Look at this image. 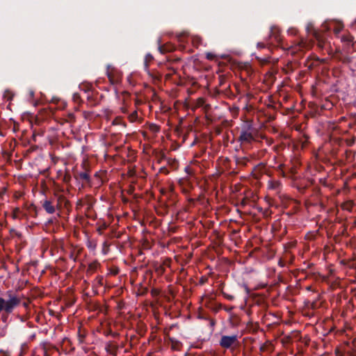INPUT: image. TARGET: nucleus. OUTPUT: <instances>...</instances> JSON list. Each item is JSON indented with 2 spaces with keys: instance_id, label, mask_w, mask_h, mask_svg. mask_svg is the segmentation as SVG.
I'll use <instances>...</instances> for the list:
<instances>
[{
  "instance_id": "f257e3e1",
  "label": "nucleus",
  "mask_w": 356,
  "mask_h": 356,
  "mask_svg": "<svg viewBox=\"0 0 356 356\" xmlns=\"http://www.w3.org/2000/svg\"><path fill=\"white\" fill-rule=\"evenodd\" d=\"M5 297L6 298L0 297V314L2 312L1 320L3 322L7 321L8 315L21 304L19 295L13 290L7 291Z\"/></svg>"
},
{
  "instance_id": "f03ea898",
  "label": "nucleus",
  "mask_w": 356,
  "mask_h": 356,
  "mask_svg": "<svg viewBox=\"0 0 356 356\" xmlns=\"http://www.w3.org/2000/svg\"><path fill=\"white\" fill-rule=\"evenodd\" d=\"M257 129L254 127L252 122L247 120L241 126L238 141L242 145L251 144L257 140Z\"/></svg>"
},
{
  "instance_id": "7ed1b4c3",
  "label": "nucleus",
  "mask_w": 356,
  "mask_h": 356,
  "mask_svg": "<svg viewBox=\"0 0 356 356\" xmlns=\"http://www.w3.org/2000/svg\"><path fill=\"white\" fill-rule=\"evenodd\" d=\"M219 345L225 349H229L232 355L235 356L237 353V348L240 346V342L238 336L236 334L232 336L222 335L219 341Z\"/></svg>"
},
{
  "instance_id": "20e7f679",
  "label": "nucleus",
  "mask_w": 356,
  "mask_h": 356,
  "mask_svg": "<svg viewBox=\"0 0 356 356\" xmlns=\"http://www.w3.org/2000/svg\"><path fill=\"white\" fill-rule=\"evenodd\" d=\"M354 37L349 33L343 34L341 37V42L346 46L347 51H349V48L351 47L353 49L356 44V41L354 40Z\"/></svg>"
},
{
  "instance_id": "39448f33",
  "label": "nucleus",
  "mask_w": 356,
  "mask_h": 356,
  "mask_svg": "<svg viewBox=\"0 0 356 356\" xmlns=\"http://www.w3.org/2000/svg\"><path fill=\"white\" fill-rule=\"evenodd\" d=\"M76 180H81L83 181L81 186L84 187L86 184H90L91 183V178L88 171L76 172L74 175Z\"/></svg>"
},
{
  "instance_id": "423d86ee",
  "label": "nucleus",
  "mask_w": 356,
  "mask_h": 356,
  "mask_svg": "<svg viewBox=\"0 0 356 356\" xmlns=\"http://www.w3.org/2000/svg\"><path fill=\"white\" fill-rule=\"evenodd\" d=\"M42 206L47 213L52 214L56 211L55 206L51 200H45L42 202Z\"/></svg>"
},
{
  "instance_id": "0eeeda50",
  "label": "nucleus",
  "mask_w": 356,
  "mask_h": 356,
  "mask_svg": "<svg viewBox=\"0 0 356 356\" xmlns=\"http://www.w3.org/2000/svg\"><path fill=\"white\" fill-rule=\"evenodd\" d=\"M270 38H274L275 41L277 43L281 42L280 31L276 26H272L270 28V33L269 35Z\"/></svg>"
},
{
  "instance_id": "6e6552de",
  "label": "nucleus",
  "mask_w": 356,
  "mask_h": 356,
  "mask_svg": "<svg viewBox=\"0 0 356 356\" xmlns=\"http://www.w3.org/2000/svg\"><path fill=\"white\" fill-rule=\"evenodd\" d=\"M306 30L309 33L312 34L317 40L320 41V35L318 32L314 29L312 23L307 24Z\"/></svg>"
},
{
  "instance_id": "1a4fd4ad",
  "label": "nucleus",
  "mask_w": 356,
  "mask_h": 356,
  "mask_svg": "<svg viewBox=\"0 0 356 356\" xmlns=\"http://www.w3.org/2000/svg\"><path fill=\"white\" fill-rule=\"evenodd\" d=\"M346 65L353 72H356V56H349Z\"/></svg>"
},
{
  "instance_id": "9d476101",
  "label": "nucleus",
  "mask_w": 356,
  "mask_h": 356,
  "mask_svg": "<svg viewBox=\"0 0 356 356\" xmlns=\"http://www.w3.org/2000/svg\"><path fill=\"white\" fill-rule=\"evenodd\" d=\"M334 58L338 61L342 62L343 64L346 65L349 56L343 54L340 51H338L336 52L335 55L334 56Z\"/></svg>"
},
{
  "instance_id": "9b49d317",
  "label": "nucleus",
  "mask_w": 356,
  "mask_h": 356,
  "mask_svg": "<svg viewBox=\"0 0 356 356\" xmlns=\"http://www.w3.org/2000/svg\"><path fill=\"white\" fill-rule=\"evenodd\" d=\"M168 165L172 170H176L179 168V162L176 159L168 158L167 161Z\"/></svg>"
},
{
  "instance_id": "f8f14e48",
  "label": "nucleus",
  "mask_w": 356,
  "mask_h": 356,
  "mask_svg": "<svg viewBox=\"0 0 356 356\" xmlns=\"http://www.w3.org/2000/svg\"><path fill=\"white\" fill-rule=\"evenodd\" d=\"M354 206V202L352 200H347L341 204L343 210L351 212Z\"/></svg>"
},
{
  "instance_id": "ddd939ff",
  "label": "nucleus",
  "mask_w": 356,
  "mask_h": 356,
  "mask_svg": "<svg viewBox=\"0 0 356 356\" xmlns=\"http://www.w3.org/2000/svg\"><path fill=\"white\" fill-rule=\"evenodd\" d=\"M235 161L238 165L245 166L249 159L247 157H236Z\"/></svg>"
},
{
  "instance_id": "4468645a",
  "label": "nucleus",
  "mask_w": 356,
  "mask_h": 356,
  "mask_svg": "<svg viewBox=\"0 0 356 356\" xmlns=\"http://www.w3.org/2000/svg\"><path fill=\"white\" fill-rule=\"evenodd\" d=\"M305 47H306V42H304L303 40H300V41L298 42L297 44L294 47L295 50L293 51V52H297L298 51H302L304 50Z\"/></svg>"
},
{
  "instance_id": "2eb2a0df",
  "label": "nucleus",
  "mask_w": 356,
  "mask_h": 356,
  "mask_svg": "<svg viewBox=\"0 0 356 356\" xmlns=\"http://www.w3.org/2000/svg\"><path fill=\"white\" fill-rule=\"evenodd\" d=\"M128 118L131 122H135L138 120V111H134L131 113L129 114Z\"/></svg>"
},
{
  "instance_id": "dca6fc26",
  "label": "nucleus",
  "mask_w": 356,
  "mask_h": 356,
  "mask_svg": "<svg viewBox=\"0 0 356 356\" xmlns=\"http://www.w3.org/2000/svg\"><path fill=\"white\" fill-rule=\"evenodd\" d=\"M19 297H20L21 300H22V298H24V296H19ZM30 302H31V300L29 299H26V300L24 301V302H22V300H21L20 305H22L24 307L27 314H29L30 312Z\"/></svg>"
},
{
  "instance_id": "f3484780",
  "label": "nucleus",
  "mask_w": 356,
  "mask_h": 356,
  "mask_svg": "<svg viewBox=\"0 0 356 356\" xmlns=\"http://www.w3.org/2000/svg\"><path fill=\"white\" fill-rule=\"evenodd\" d=\"M158 163H161L163 161H167L168 157L165 156V153L162 151L159 152L157 155Z\"/></svg>"
},
{
  "instance_id": "a211bd4d",
  "label": "nucleus",
  "mask_w": 356,
  "mask_h": 356,
  "mask_svg": "<svg viewBox=\"0 0 356 356\" xmlns=\"http://www.w3.org/2000/svg\"><path fill=\"white\" fill-rule=\"evenodd\" d=\"M153 59H154V58H153L152 55L150 54H147L145 56V67L146 70L148 68L149 63L151 62Z\"/></svg>"
},
{
  "instance_id": "6ab92c4d",
  "label": "nucleus",
  "mask_w": 356,
  "mask_h": 356,
  "mask_svg": "<svg viewBox=\"0 0 356 356\" xmlns=\"http://www.w3.org/2000/svg\"><path fill=\"white\" fill-rule=\"evenodd\" d=\"M296 245V241H291L285 243L284 245V248L285 251H288L289 250L293 248Z\"/></svg>"
},
{
  "instance_id": "aec40b11",
  "label": "nucleus",
  "mask_w": 356,
  "mask_h": 356,
  "mask_svg": "<svg viewBox=\"0 0 356 356\" xmlns=\"http://www.w3.org/2000/svg\"><path fill=\"white\" fill-rule=\"evenodd\" d=\"M280 186V182L278 181H274L270 182V188L272 189L277 190Z\"/></svg>"
},
{
  "instance_id": "412c9836",
  "label": "nucleus",
  "mask_w": 356,
  "mask_h": 356,
  "mask_svg": "<svg viewBox=\"0 0 356 356\" xmlns=\"http://www.w3.org/2000/svg\"><path fill=\"white\" fill-rule=\"evenodd\" d=\"M71 179H72V177H71L70 174L68 172H65L63 177V181L65 184H70V182L71 181Z\"/></svg>"
},
{
  "instance_id": "4be33fe9",
  "label": "nucleus",
  "mask_w": 356,
  "mask_h": 356,
  "mask_svg": "<svg viewBox=\"0 0 356 356\" xmlns=\"http://www.w3.org/2000/svg\"><path fill=\"white\" fill-rule=\"evenodd\" d=\"M29 211H30V213H33V216L34 217H36L37 215H38V209H37V207L35 204H31L30 207H29Z\"/></svg>"
},
{
  "instance_id": "5701e85b",
  "label": "nucleus",
  "mask_w": 356,
  "mask_h": 356,
  "mask_svg": "<svg viewBox=\"0 0 356 356\" xmlns=\"http://www.w3.org/2000/svg\"><path fill=\"white\" fill-rule=\"evenodd\" d=\"M99 266V264L97 261H95L90 263L88 266V268L90 270H95Z\"/></svg>"
},
{
  "instance_id": "b1692460",
  "label": "nucleus",
  "mask_w": 356,
  "mask_h": 356,
  "mask_svg": "<svg viewBox=\"0 0 356 356\" xmlns=\"http://www.w3.org/2000/svg\"><path fill=\"white\" fill-rule=\"evenodd\" d=\"M120 273V269L118 267H113L110 269V273L113 275H117Z\"/></svg>"
},
{
  "instance_id": "393cba45",
  "label": "nucleus",
  "mask_w": 356,
  "mask_h": 356,
  "mask_svg": "<svg viewBox=\"0 0 356 356\" xmlns=\"http://www.w3.org/2000/svg\"><path fill=\"white\" fill-rule=\"evenodd\" d=\"M10 232H11V234H13V236H17L19 238H21L22 236V233L20 232L17 231V230L11 229Z\"/></svg>"
},
{
  "instance_id": "a878e982",
  "label": "nucleus",
  "mask_w": 356,
  "mask_h": 356,
  "mask_svg": "<svg viewBox=\"0 0 356 356\" xmlns=\"http://www.w3.org/2000/svg\"><path fill=\"white\" fill-rule=\"evenodd\" d=\"M159 51L161 53V54H164L167 51H171L172 49H169V48H167L165 47V46H159Z\"/></svg>"
},
{
  "instance_id": "bb28decb",
  "label": "nucleus",
  "mask_w": 356,
  "mask_h": 356,
  "mask_svg": "<svg viewBox=\"0 0 356 356\" xmlns=\"http://www.w3.org/2000/svg\"><path fill=\"white\" fill-rule=\"evenodd\" d=\"M62 344H63V346H71L72 342L70 339L65 337L63 339Z\"/></svg>"
},
{
  "instance_id": "cd10ccee",
  "label": "nucleus",
  "mask_w": 356,
  "mask_h": 356,
  "mask_svg": "<svg viewBox=\"0 0 356 356\" xmlns=\"http://www.w3.org/2000/svg\"><path fill=\"white\" fill-rule=\"evenodd\" d=\"M17 318L19 319L20 321L25 322L29 318V314L26 313V315L23 316L18 315Z\"/></svg>"
},
{
  "instance_id": "c85d7f7f",
  "label": "nucleus",
  "mask_w": 356,
  "mask_h": 356,
  "mask_svg": "<svg viewBox=\"0 0 356 356\" xmlns=\"http://www.w3.org/2000/svg\"><path fill=\"white\" fill-rule=\"evenodd\" d=\"M84 337H85V336L81 333L80 330H79V332H78V340H79V343H83Z\"/></svg>"
},
{
  "instance_id": "c756f323",
  "label": "nucleus",
  "mask_w": 356,
  "mask_h": 356,
  "mask_svg": "<svg viewBox=\"0 0 356 356\" xmlns=\"http://www.w3.org/2000/svg\"><path fill=\"white\" fill-rule=\"evenodd\" d=\"M69 257H70V259L73 260L74 262L76 261L77 255L75 254L74 251H71V252H70V254L69 255Z\"/></svg>"
},
{
  "instance_id": "7c9ffc66",
  "label": "nucleus",
  "mask_w": 356,
  "mask_h": 356,
  "mask_svg": "<svg viewBox=\"0 0 356 356\" xmlns=\"http://www.w3.org/2000/svg\"><path fill=\"white\" fill-rule=\"evenodd\" d=\"M222 294L223 295V296L227 298V300H233L234 299V296H232V295H229V294H227L225 293L224 291H222Z\"/></svg>"
},
{
  "instance_id": "2f4dec72",
  "label": "nucleus",
  "mask_w": 356,
  "mask_h": 356,
  "mask_svg": "<svg viewBox=\"0 0 356 356\" xmlns=\"http://www.w3.org/2000/svg\"><path fill=\"white\" fill-rule=\"evenodd\" d=\"M159 172L168 175L169 173V170L165 166H163L160 168Z\"/></svg>"
},
{
  "instance_id": "473e14b6",
  "label": "nucleus",
  "mask_w": 356,
  "mask_h": 356,
  "mask_svg": "<svg viewBox=\"0 0 356 356\" xmlns=\"http://www.w3.org/2000/svg\"><path fill=\"white\" fill-rule=\"evenodd\" d=\"M207 281H208V278H207V277H204V276H202V277H201V278L200 279L199 282H200V284L203 285V284H204Z\"/></svg>"
},
{
  "instance_id": "72a5a7b5",
  "label": "nucleus",
  "mask_w": 356,
  "mask_h": 356,
  "mask_svg": "<svg viewBox=\"0 0 356 356\" xmlns=\"http://www.w3.org/2000/svg\"><path fill=\"white\" fill-rule=\"evenodd\" d=\"M288 33L292 35H296L297 33V30L296 29L291 28L288 30Z\"/></svg>"
},
{
  "instance_id": "f704fd0d",
  "label": "nucleus",
  "mask_w": 356,
  "mask_h": 356,
  "mask_svg": "<svg viewBox=\"0 0 356 356\" xmlns=\"http://www.w3.org/2000/svg\"><path fill=\"white\" fill-rule=\"evenodd\" d=\"M97 281H98V284L99 285L102 286L103 285V280H104L103 277L102 276H99V277H97Z\"/></svg>"
},
{
  "instance_id": "c9c22d12",
  "label": "nucleus",
  "mask_w": 356,
  "mask_h": 356,
  "mask_svg": "<svg viewBox=\"0 0 356 356\" xmlns=\"http://www.w3.org/2000/svg\"><path fill=\"white\" fill-rule=\"evenodd\" d=\"M80 96L78 93H74L73 95V99L74 101H77L79 99Z\"/></svg>"
},
{
  "instance_id": "e433bc0d",
  "label": "nucleus",
  "mask_w": 356,
  "mask_h": 356,
  "mask_svg": "<svg viewBox=\"0 0 356 356\" xmlns=\"http://www.w3.org/2000/svg\"><path fill=\"white\" fill-rule=\"evenodd\" d=\"M265 44L263 43V42H258L257 43V47L258 48H264L265 47Z\"/></svg>"
},
{
  "instance_id": "4c0bfd02",
  "label": "nucleus",
  "mask_w": 356,
  "mask_h": 356,
  "mask_svg": "<svg viewBox=\"0 0 356 356\" xmlns=\"http://www.w3.org/2000/svg\"><path fill=\"white\" fill-rule=\"evenodd\" d=\"M121 111H122V112L123 113H128V110H127V108L126 107H124V106L122 107L121 108Z\"/></svg>"
},
{
  "instance_id": "58836bf2",
  "label": "nucleus",
  "mask_w": 356,
  "mask_h": 356,
  "mask_svg": "<svg viewBox=\"0 0 356 356\" xmlns=\"http://www.w3.org/2000/svg\"><path fill=\"white\" fill-rule=\"evenodd\" d=\"M207 58L208 59H213V56L212 55V54H211V53H208V54H207Z\"/></svg>"
},
{
  "instance_id": "ea45409f",
  "label": "nucleus",
  "mask_w": 356,
  "mask_h": 356,
  "mask_svg": "<svg viewBox=\"0 0 356 356\" xmlns=\"http://www.w3.org/2000/svg\"><path fill=\"white\" fill-rule=\"evenodd\" d=\"M26 325L30 328H32L34 327L33 323L32 322H28Z\"/></svg>"
},
{
  "instance_id": "a19ab883",
  "label": "nucleus",
  "mask_w": 356,
  "mask_h": 356,
  "mask_svg": "<svg viewBox=\"0 0 356 356\" xmlns=\"http://www.w3.org/2000/svg\"><path fill=\"white\" fill-rule=\"evenodd\" d=\"M215 324H216V321H215V320H213V319H211V320H210V325H211V326H214V325H215Z\"/></svg>"
},
{
  "instance_id": "79ce46f5",
  "label": "nucleus",
  "mask_w": 356,
  "mask_h": 356,
  "mask_svg": "<svg viewBox=\"0 0 356 356\" xmlns=\"http://www.w3.org/2000/svg\"><path fill=\"white\" fill-rule=\"evenodd\" d=\"M6 192V188H3L2 191L0 192V197H2Z\"/></svg>"
},
{
  "instance_id": "37998d69",
  "label": "nucleus",
  "mask_w": 356,
  "mask_h": 356,
  "mask_svg": "<svg viewBox=\"0 0 356 356\" xmlns=\"http://www.w3.org/2000/svg\"><path fill=\"white\" fill-rule=\"evenodd\" d=\"M341 29H342V27L336 28L334 29V31L337 33H339L341 31Z\"/></svg>"
},
{
  "instance_id": "c03bdc74",
  "label": "nucleus",
  "mask_w": 356,
  "mask_h": 356,
  "mask_svg": "<svg viewBox=\"0 0 356 356\" xmlns=\"http://www.w3.org/2000/svg\"><path fill=\"white\" fill-rule=\"evenodd\" d=\"M19 208H16L14 210V214L15 215L16 213L19 212Z\"/></svg>"
},
{
  "instance_id": "a18cd8bd",
  "label": "nucleus",
  "mask_w": 356,
  "mask_h": 356,
  "mask_svg": "<svg viewBox=\"0 0 356 356\" xmlns=\"http://www.w3.org/2000/svg\"><path fill=\"white\" fill-rule=\"evenodd\" d=\"M355 143V140L353 139L352 140H350V142L348 143L349 145H352L353 144H354Z\"/></svg>"
},
{
  "instance_id": "49530a36",
  "label": "nucleus",
  "mask_w": 356,
  "mask_h": 356,
  "mask_svg": "<svg viewBox=\"0 0 356 356\" xmlns=\"http://www.w3.org/2000/svg\"><path fill=\"white\" fill-rule=\"evenodd\" d=\"M311 307H312V309H314L315 308V303L314 302L312 303V306Z\"/></svg>"
},
{
  "instance_id": "de8ad7c7",
  "label": "nucleus",
  "mask_w": 356,
  "mask_h": 356,
  "mask_svg": "<svg viewBox=\"0 0 356 356\" xmlns=\"http://www.w3.org/2000/svg\"><path fill=\"white\" fill-rule=\"evenodd\" d=\"M33 95H34L33 91H31V92H30V95H31V96H33Z\"/></svg>"
}]
</instances>
